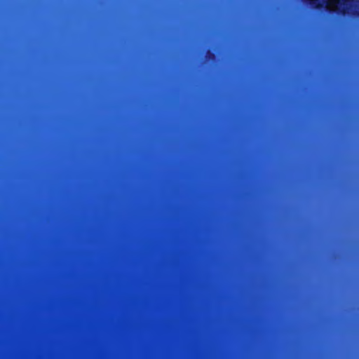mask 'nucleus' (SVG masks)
<instances>
[{"label": "nucleus", "mask_w": 359, "mask_h": 359, "mask_svg": "<svg viewBox=\"0 0 359 359\" xmlns=\"http://www.w3.org/2000/svg\"><path fill=\"white\" fill-rule=\"evenodd\" d=\"M353 0H342L344 7L341 9V12L342 14L345 15L348 13V9H349V4L353 2Z\"/></svg>", "instance_id": "obj_1"}, {"label": "nucleus", "mask_w": 359, "mask_h": 359, "mask_svg": "<svg viewBox=\"0 0 359 359\" xmlns=\"http://www.w3.org/2000/svg\"><path fill=\"white\" fill-rule=\"evenodd\" d=\"M309 3L314 8L321 9L323 8V4L318 1L317 0H311Z\"/></svg>", "instance_id": "obj_2"}, {"label": "nucleus", "mask_w": 359, "mask_h": 359, "mask_svg": "<svg viewBox=\"0 0 359 359\" xmlns=\"http://www.w3.org/2000/svg\"><path fill=\"white\" fill-rule=\"evenodd\" d=\"M206 58L210 60H215L216 58L215 53L208 50L206 53Z\"/></svg>", "instance_id": "obj_3"}]
</instances>
